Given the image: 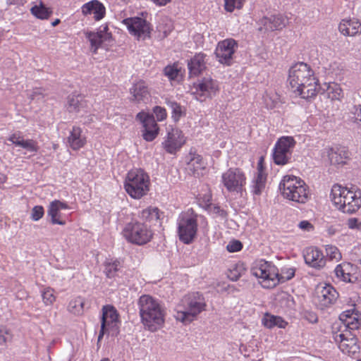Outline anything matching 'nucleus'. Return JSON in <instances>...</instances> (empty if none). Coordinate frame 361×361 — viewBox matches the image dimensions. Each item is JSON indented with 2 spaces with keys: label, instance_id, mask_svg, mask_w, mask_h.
I'll return each instance as SVG.
<instances>
[{
  "label": "nucleus",
  "instance_id": "obj_54",
  "mask_svg": "<svg viewBox=\"0 0 361 361\" xmlns=\"http://www.w3.org/2000/svg\"><path fill=\"white\" fill-rule=\"evenodd\" d=\"M342 321L345 328V330H349L351 331L352 330L357 329L360 326V322L358 319H354V322H351V321H349L348 319H344Z\"/></svg>",
  "mask_w": 361,
  "mask_h": 361
},
{
  "label": "nucleus",
  "instance_id": "obj_34",
  "mask_svg": "<svg viewBox=\"0 0 361 361\" xmlns=\"http://www.w3.org/2000/svg\"><path fill=\"white\" fill-rule=\"evenodd\" d=\"M138 216L145 222L155 223L160 218V211L157 207H149L143 209Z\"/></svg>",
  "mask_w": 361,
  "mask_h": 361
},
{
  "label": "nucleus",
  "instance_id": "obj_46",
  "mask_svg": "<svg viewBox=\"0 0 361 361\" xmlns=\"http://www.w3.org/2000/svg\"><path fill=\"white\" fill-rule=\"evenodd\" d=\"M42 297L44 303L46 305H51L56 300V296L54 294V290L51 288H46L42 291Z\"/></svg>",
  "mask_w": 361,
  "mask_h": 361
},
{
  "label": "nucleus",
  "instance_id": "obj_29",
  "mask_svg": "<svg viewBox=\"0 0 361 361\" xmlns=\"http://www.w3.org/2000/svg\"><path fill=\"white\" fill-rule=\"evenodd\" d=\"M339 31L345 36H355L361 32V23L355 19H343L339 24Z\"/></svg>",
  "mask_w": 361,
  "mask_h": 361
},
{
  "label": "nucleus",
  "instance_id": "obj_64",
  "mask_svg": "<svg viewBox=\"0 0 361 361\" xmlns=\"http://www.w3.org/2000/svg\"><path fill=\"white\" fill-rule=\"evenodd\" d=\"M156 5L163 6L169 3L171 0H152Z\"/></svg>",
  "mask_w": 361,
  "mask_h": 361
},
{
  "label": "nucleus",
  "instance_id": "obj_38",
  "mask_svg": "<svg viewBox=\"0 0 361 361\" xmlns=\"http://www.w3.org/2000/svg\"><path fill=\"white\" fill-rule=\"evenodd\" d=\"M83 100L81 95H70L68 98V109L70 112L80 111L83 107Z\"/></svg>",
  "mask_w": 361,
  "mask_h": 361
},
{
  "label": "nucleus",
  "instance_id": "obj_61",
  "mask_svg": "<svg viewBox=\"0 0 361 361\" xmlns=\"http://www.w3.org/2000/svg\"><path fill=\"white\" fill-rule=\"evenodd\" d=\"M241 274L238 271L237 269H234L233 270L230 271V273L228 274V276L231 281H237L240 277Z\"/></svg>",
  "mask_w": 361,
  "mask_h": 361
},
{
  "label": "nucleus",
  "instance_id": "obj_60",
  "mask_svg": "<svg viewBox=\"0 0 361 361\" xmlns=\"http://www.w3.org/2000/svg\"><path fill=\"white\" fill-rule=\"evenodd\" d=\"M30 97L31 99L43 98L44 95L42 94V90L41 88H35L33 90L32 92L30 94Z\"/></svg>",
  "mask_w": 361,
  "mask_h": 361
},
{
  "label": "nucleus",
  "instance_id": "obj_37",
  "mask_svg": "<svg viewBox=\"0 0 361 361\" xmlns=\"http://www.w3.org/2000/svg\"><path fill=\"white\" fill-rule=\"evenodd\" d=\"M166 104L171 110V117L174 121H178L183 114L182 106L176 101L171 99H166Z\"/></svg>",
  "mask_w": 361,
  "mask_h": 361
},
{
  "label": "nucleus",
  "instance_id": "obj_45",
  "mask_svg": "<svg viewBox=\"0 0 361 361\" xmlns=\"http://www.w3.org/2000/svg\"><path fill=\"white\" fill-rule=\"evenodd\" d=\"M13 334L9 329L5 326H0V345H5L12 341Z\"/></svg>",
  "mask_w": 361,
  "mask_h": 361
},
{
  "label": "nucleus",
  "instance_id": "obj_57",
  "mask_svg": "<svg viewBox=\"0 0 361 361\" xmlns=\"http://www.w3.org/2000/svg\"><path fill=\"white\" fill-rule=\"evenodd\" d=\"M23 139L24 138L22 136L21 133L20 132H17V133H15L13 134H11L8 137L7 140L8 141L11 142L16 146H18L19 147V144L18 143H21V140H23Z\"/></svg>",
  "mask_w": 361,
  "mask_h": 361
},
{
  "label": "nucleus",
  "instance_id": "obj_30",
  "mask_svg": "<svg viewBox=\"0 0 361 361\" xmlns=\"http://www.w3.org/2000/svg\"><path fill=\"white\" fill-rule=\"evenodd\" d=\"M353 269V265L350 263L344 262L339 264L334 269L335 276L339 281L353 283L356 279V277L351 274Z\"/></svg>",
  "mask_w": 361,
  "mask_h": 361
},
{
  "label": "nucleus",
  "instance_id": "obj_31",
  "mask_svg": "<svg viewBox=\"0 0 361 361\" xmlns=\"http://www.w3.org/2000/svg\"><path fill=\"white\" fill-rule=\"evenodd\" d=\"M187 165L188 170L191 171L193 175H199L200 171L204 169L206 166L202 156L192 150L188 154Z\"/></svg>",
  "mask_w": 361,
  "mask_h": 361
},
{
  "label": "nucleus",
  "instance_id": "obj_33",
  "mask_svg": "<svg viewBox=\"0 0 361 361\" xmlns=\"http://www.w3.org/2000/svg\"><path fill=\"white\" fill-rule=\"evenodd\" d=\"M349 189L347 188L342 187L338 184L333 185L331 192V199L337 208L343 202V200L345 197V193Z\"/></svg>",
  "mask_w": 361,
  "mask_h": 361
},
{
  "label": "nucleus",
  "instance_id": "obj_58",
  "mask_svg": "<svg viewBox=\"0 0 361 361\" xmlns=\"http://www.w3.org/2000/svg\"><path fill=\"white\" fill-rule=\"evenodd\" d=\"M200 201L202 207L207 209L212 204V195L209 193L204 194L200 197Z\"/></svg>",
  "mask_w": 361,
  "mask_h": 361
},
{
  "label": "nucleus",
  "instance_id": "obj_63",
  "mask_svg": "<svg viewBox=\"0 0 361 361\" xmlns=\"http://www.w3.org/2000/svg\"><path fill=\"white\" fill-rule=\"evenodd\" d=\"M262 162H263V159L261 157L260 159L259 160L258 163H257V173H259L260 172H261V173H266L265 171H264V169Z\"/></svg>",
  "mask_w": 361,
  "mask_h": 361
},
{
  "label": "nucleus",
  "instance_id": "obj_35",
  "mask_svg": "<svg viewBox=\"0 0 361 361\" xmlns=\"http://www.w3.org/2000/svg\"><path fill=\"white\" fill-rule=\"evenodd\" d=\"M267 181L266 173H256L251 185L252 192L255 195H260L265 188Z\"/></svg>",
  "mask_w": 361,
  "mask_h": 361
},
{
  "label": "nucleus",
  "instance_id": "obj_32",
  "mask_svg": "<svg viewBox=\"0 0 361 361\" xmlns=\"http://www.w3.org/2000/svg\"><path fill=\"white\" fill-rule=\"evenodd\" d=\"M262 323L268 329H273L274 327L284 329L288 324L281 317L275 316L269 313L264 314Z\"/></svg>",
  "mask_w": 361,
  "mask_h": 361
},
{
  "label": "nucleus",
  "instance_id": "obj_15",
  "mask_svg": "<svg viewBox=\"0 0 361 361\" xmlns=\"http://www.w3.org/2000/svg\"><path fill=\"white\" fill-rule=\"evenodd\" d=\"M238 49L237 42L228 38L218 42L215 54L218 61L222 64L230 66L232 63L235 52Z\"/></svg>",
  "mask_w": 361,
  "mask_h": 361
},
{
  "label": "nucleus",
  "instance_id": "obj_6",
  "mask_svg": "<svg viewBox=\"0 0 361 361\" xmlns=\"http://www.w3.org/2000/svg\"><path fill=\"white\" fill-rule=\"evenodd\" d=\"M251 273L259 279V283L264 288H272L279 284L278 269L270 262L263 259L255 260Z\"/></svg>",
  "mask_w": 361,
  "mask_h": 361
},
{
  "label": "nucleus",
  "instance_id": "obj_11",
  "mask_svg": "<svg viewBox=\"0 0 361 361\" xmlns=\"http://www.w3.org/2000/svg\"><path fill=\"white\" fill-rule=\"evenodd\" d=\"M219 91V82L212 78H202L194 82L192 87V94L200 102H204L207 99H212Z\"/></svg>",
  "mask_w": 361,
  "mask_h": 361
},
{
  "label": "nucleus",
  "instance_id": "obj_42",
  "mask_svg": "<svg viewBox=\"0 0 361 361\" xmlns=\"http://www.w3.org/2000/svg\"><path fill=\"white\" fill-rule=\"evenodd\" d=\"M295 274L294 267H284L281 268V272H278L279 283H284L293 279Z\"/></svg>",
  "mask_w": 361,
  "mask_h": 361
},
{
  "label": "nucleus",
  "instance_id": "obj_50",
  "mask_svg": "<svg viewBox=\"0 0 361 361\" xmlns=\"http://www.w3.org/2000/svg\"><path fill=\"white\" fill-rule=\"evenodd\" d=\"M326 69L327 70V73L331 77L338 75L341 71L340 64L336 61L329 63Z\"/></svg>",
  "mask_w": 361,
  "mask_h": 361
},
{
  "label": "nucleus",
  "instance_id": "obj_26",
  "mask_svg": "<svg viewBox=\"0 0 361 361\" xmlns=\"http://www.w3.org/2000/svg\"><path fill=\"white\" fill-rule=\"evenodd\" d=\"M86 144V137L82 135V130L78 126H73L66 138V145L73 150H78Z\"/></svg>",
  "mask_w": 361,
  "mask_h": 361
},
{
  "label": "nucleus",
  "instance_id": "obj_18",
  "mask_svg": "<svg viewBox=\"0 0 361 361\" xmlns=\"http://www.w3.org/2000/svg\"><path fill=\"white\" fill-rule=\"evenodd\" d=\"M185 142V138L183 132L178 128H171L168 131L161 145L167 153L174 154L180 150Z\"/></svg>",
  "mask_w": 361,
  "mask_h": 361
},
{
  "label": "nucleus",
  "instance_id": "obj_36",
  "mask_svg": "<svg viewBox=\"0 0 361 361\" xmlns=\"http://www.w3.org/2000/svg\"><path fill=\"white\" fill-rule=\"evenodd\" d=\"M31 13L37 18L40 20H47L52 14V10L50 8H47L45 5L40 1L39 5H35L30 9Z\"/></svg>",
  "mask_w": 361,
  "mask_h": 361
},
{
  "label": "nucleus",
  "instance_id": "obj_19",
  "mask_svg": "<svg viewBox=\"0 0 361 361\" xmlns=\"http://www.w3.org/2000/svg\"><path fill=\"white\" fill-rule=\"evenodd\" d=\"M350 153L343 146L326 147L322 150V157L331 164H344L349 158Z\"/></svg>",
  "mask_w": 361,
  "mask_h": 361
},
{
  "label": "nucleus",
  "instance_id": "obj_21",
  "mask_svg": "<svg viewBox=\"0 0 361 361\" xmlns=\"http://www.w3.org/2000/svg\"><path fill=\"white\" fill-rule=\"evenodd\" d=\"M343 202L338 206V209L344 213H354L361 207V190H353V188L346 191Z\"/></svg>",
  "mask_w": 361,
  "mask_h": 361
},
{
  "label": "nucleus",
  "instance_id": "obj_39",
  "mask_svg": "<svg viewBox=\"0 0 361 361\" xmlns=\"http://www.w3.org/2000/svg\"><path fill=\"white\" fill-rule=\"evenodd\" d=\"M85 299L77 297L71 300L68 304V310L75 314H81L84 310Z\"/></svg>",
  "mask_w": 361,
  "mask_h": 361
},
{
  "label": "nucleus",
  "instance_id": "obj_44",
  "mask_svg": "<svg viewBox=\"0 0 361 361\" xmlns=\"http://www.w3.org/2000/svg\"><path fill=\"white\" fill-rule=\"evenodd\" d=\"M245 0H224V9L227 12H233L235 9H240Z\"/></svg>",
  "mask_w": 361,
  "mask_h": 361
},
{
  "label": "nucleus",
  "instance_id": "obj_49",
  "mask_svg": "<svg viewBox=\"0 0 361 361\" xmlns=\"http://www.w3.org/2000/svg\"><path fill=\"white\" fill-rule=\"evenodd\" d=\"M164 74L169 78V80H175L178 75V69L177 65L167 66L164 68Z\"/></svg>",
  "mask_w": 361,
  "mask_h": 361
},
{
  "label": "nucleus",
  "instance_id": "obj_47",
  "mask_svg": "<svg viewBox=\"0 0 361 361\" xmlns=\"http://www.w3.org/2000/svg\"><path fill=\"white\" fill-rule=\"evenodd\" d=\"M44 214V207L41 205H37L32 209L30 219L34 221H37L43 217Z\"/></svg>",
  "mask_w": 361,
  "mask_h": 361
},
{
  "label": "nucleus",
  "instance_id": "obj_48",
  "mask_svg": "<svg viewBox=\"0 0 361 361\" xmlns=\"http://www.w3.org/2000/svg\"><path fill=\"white\" fill-rule=\"evenodd\" d=\"M326 252L328 257L330 259H336L338 260L341 257V255L338 250V249L334 245H326Z\"/></svg>",
  "mask_w": 361,
  "mask_h": 361
},
{
  "label": "nucleus",
  "instance_id": "obj_51",
  "mask_svg": "<svg viewBox=\"0 0 361 361\" xmlns=\"http://www.w3.org/2000/svg\"><path fill=\"white\" fill-rule=\"evenodd\" d=\"M243 248L242 243L238 240H231L226 245V250L229 252H235L241 250Z\"/></svg>",
  "mask_w": 361,
  "mask_h": 361
},
{
  "label": "nucleus",
  "instance_id": "obj_59",
  "mask_svg": "<svg viewBox=\"0 0 361 361\" xmlns=\"http://www.w3.org/2000/svg\"><path fill=\"white\" fill-rule=\"evenodd\" d=\"M347 225L350 229H360L361 223L356 218H350L348 220Z\"/></svg>",
  "mask_w": 361,
  "mask_h": 361
},
{
  "label": "nucleus",
  "instance_id": "obj_24",
  "mask_svg": "<svg viewBox=\"0 0 361 361\" xmlns=\"http://www.w3.org/2000/svg\"><path fill=\"white\" fill-rule=\"evenodd\" d=\"M68 209L69 206L65 202H61L58 200H54L51 202L47 209V215L51 217V223L52 224H59L61 226L65 225L66 221L61 219V210Z\"/></svg>",
  "mask_w": 361,
  "mask_h": 361
},
{
  "label": "nucleus",
  "instance_id": "obj_9",
  "mask_svg": "<svg viewBox=\"0 0 361 361\" xmlns=\"http://www.w3.org/2000/svg\"><path fill=\"white\" fill-rule=\"evenodd\" d=\"M119 332L118 314L116 308L112 305H104L102 307L101 317V329L97 341L100 342L104 334L116 336Z\"/></svg>",
  "mask_w": 361,
  "mask_h": 361
},
{
  "label": "nucleus",
  "instance_id": "obj_5",
  "mask_svg": "<svg viewBox=\"0 0 361 361\" xmlns=\"http://www.w3.org/2000/svg\"><path fill=\"white\" fill-rule=\"evenodd\" d=\"M279 189L284 198L289 200L305 203L308 200L307 186L300 178L287 175L280 182Z\"/></svg>",
  "mask_w": 361,
  "mask_h": 361
},
{
  "label": "nucleus",
  "instance_id": "obj_56",
  "mask_svg": "<svg viewBox=\"0 0 361 361\" xmlns=\"http://www.w3.org/2000/svg\"><path fill=\"white\" fill-rule=\"evenodd\" d=\"M352 114L353 116L351 118L353 122L361 126V105L355 106Z\"/></svg>",
  "mask_w": 361,
  "mask_h": 361
},
{
  "label": "nucleus",
  "instance_id": "obj_14",
  "mask_svg": "<svg viewBox=\"0 0 361 361\" xmlns=\"http://www.w3.org/2000/svg\"><path fill=\"white\" fill-rule=\"evenodd\" d=\"M123 23L127 27L129 32L137 39L145 40L150 37L151 27L149 23L140 17L126 18Z\"/></svg>",
  "mask_w": 361,
  "mask_h": 361
},
{
  "label": "nucleus",
  "instance_id": "obj_20",
  "mask_svg": "<svg viewBox=\"0 0 361 361\" xmlns=\"http://www.w3.org/2000/svg\"><path fill=\"white\" fill-rule=\"evenodd\" d=\"M288 20L281 14L264 16L257 22L258 30L261 32H273L286 27Z\"/></svg>",
  "mask_w": 361,
  "mask_h": 361
},
{
  "label": "nucleus",
  "instance_id": "obj_53",
  "mask_svg": "<svg viewBox=\"0 0 361 361\" xmlns=\"http://www.w3.org/2000/svg\"><path fill=\"white\" fill-rule=\"evenodd\" d=\"M298 227L303 232H312L314 230V225L307 220H302L298 224Z\"/></svg>",
  "mask_w": 361,
  "mask_h": 361
},
{
  "label": "nucleus",
  "instance_id": "obj_8",
  "mask_svg": "<svg viewBox=\"0 0 361 361\" xmlns=\"http://www.w3.org/2000/svg\"><path fill=\"white\" fill-rule=\"evenodd\" d=\"M122 233L128 242L137 245H144L150 242L154 235L146 224L134 219L125 225Z\"/></svg>",
  "mask_w": 361,
  "mask_h": 361
},
{
  "label": "nucleus",
  "instance_id": "obj_62",
  "mask_svg": "<svg viewBox=\"0 0 361 361\" xmlns=\"http://www.w3.org/2000/svg\"><path fill=\"white\" fill-rule=\"evenodd\" d=\"M354 319H357V318L349 315L347 312H343L340 315L341 320L348 319L349 321H351V322H354Z\"/></svg>",
  "mask_w": 361,
  "mask_h": 361
},
{
  "label": "nucleus",
  "instance_id": "obj_41",
  "mask_svg": "<svg viewBox=\"0 0 361 361\" xmlns=\"http://www.w3.org/2000/svg\"><path fill=\"white\" fill-rule=\"evenodd\" d=\"M121 263L118 260L107 262L104 264V273L108 278H114L120 270Z\"/></svg>",
  "mask_w": 361,
  "mask_h": 361
},
{
  "label": "nucleus",
  "instance_id": "obj_17",
  "mask_svg": "<svg viewBox=\"0 0 361 361\" xmlns=\"http://www.w3.org/2000/svg\"><path fill=\"white\" fill-rule=\"evenodd\" d=\"M108 30V25L104 24L102 25L96 32H86V38L90 43L91 49L93 53L96 54L99 48H104L111 40V33L109 32Z\"/></svg>",
  "mask_w": 361,
  "mask_h": 361
},
{
  "label": "nucleus",
  "instance_id": "obj_12",
  "mask_svg": "<svg viewBox=\"0 0 361 361\" xmlns=\"http://www.w3.org/2000/svg\"><path fill=\"white\" fill-rule=\"evenodd\" d=\"M334 341L338 345L339 349L349 356H357L360 353L357 338L352 331L343 330L333 334Z\"/></svg>",
  "mask_w": 361,
  "mask_h": 361
},
{
  "label": "nucleus",
  "instance_id": "obj_55",
  "mask_svg": "<svg viewBox=\"0 0 361 361\" xmlns=\"http://www.w3.org/2000/svg\"><path fill=\"white\" fill-rule=\"evenodd\" d=\"M206 209L210 214H216V215H219L221 216H223L225 215V212L224 209H222L219 205H216L212 203Z\"/></svg>",
  "mask_w": 361,
  "mask_h": 361
},
{
  "label": "nucleus",
  "instance_id": "obj_1",
  "mask_svg": "<svg viewBox=\"0 0 361 361\" xmlns=\"http://www.w3.org/2000/svg\"><path fill=\"white\" fill-rule=\"evenodd\" d=\"M288 81L292 91L306 100L314 99L319 92V79L305 63H298L290 67Z\"/></svg>",
  "mask_w": 361,
  "mask_h": 361
},
{
  "label": "nucleus",
  "instance_id": "obj_40",
  "mask_svg": "<svg viewBox=\"0 0 361 361\" xmlns=\"http://www.w3.org/2000/svg\"><path fill=\"white\" fill-rule=\"evenodd\" d=\"M327 95L331 100H341L343 97V92L339 85L329 84L327 87Z\"/></svg>",
  "mask_w": 361,
  "mask_h": 361
},
{
  "label": "nucleus",
  "instance_id": "obj_2",
  "mask_svg": "<svg viewBox=\"0 0 361 361\" xmlns=\"http://www.w3.org/2000/svg\"><path fill=\"white\" fill-rule=\"evenodd\" d=\"M137 304L141 322L146 329L155 332L163 326L166 311L158 299L150 295H142Z\"/></svg>",
  "mask_w": 361,
  "mask_h": 361
},
{
  "label": "nucleus",
  "instance_id": "obj_16",
  "mask_svg": "<svg viewBox=\"0 0 361 361\" xmlns=\"http://www.w3.org/2000/svg\"><path fill=\"white\" fill-rule=\"evenodd\" d=\"M136 120L142 125V137L147 142L153 141L159 135V128L153 114L140 111L136 115Z\"/></svg>",
  "mask_w": 361,
  "mask_h": 361
},
{
  "label": "nucleus",
  "instance_id": "obj_23",
  "mask_svg": "<svg viewBox=\"0 0 361 361\" xmlns=\"http://www.w3.org/2000/svg\"><path fill=\"white\" fill-rule=\"evenodd\" d=\"M305 263L314 269H319L326 264V257L322 251L316 247L307 248L304 254Z\"/></svg>",
  "mask_w": 361,
  "mask_h": 361
},
{
  "label": "nucleus",
  "instance_id": "obj_13",
  "mask_svg": "<svg viewBox=\"0 0 361 361\" xmlns=\"http://www.w3.org/2000/svg\"><path fill=\"white\" fill-rule=\"evenodd\" d=\"M221 182L230 192H241L246 184L245 173L238 168H230L221 175Z\"/></svg>",
  "mask_w": 361,
  "mask_h": 361
},
{
  "label": "nucleus",
  "instance_id": "obj_22",
  "mask_svg": "<svg viewBox=\"0 0 361 361\" xmlns=\"http://www.w3.org/2000/svg\"><path fill=\"white\" fill-rule=\"evenodd\" d=\"M130 102L136 104H147L150 97L148 87L144 80L134 82L129 90Z\"/></svg>",
  "mask_w": 361,
  "mask_h": 361
},
{
  "label": "nucleus",
  "instance_id": "obj_7",
  "mask_svg": "<svg viewBox=\"0 0 361 361\" xmlns=\"http://www.w3.org/2000/svg\"><path fill=\"white\" fill-rule=\"evenodd\" d=\"M176 224L179 240L184 244L191 243L197 236V214L188 209L179 214Z\"/></svg>",
  "mask_w": 361,
  "mask_h": 361
},
{
  "label": "nucleus",
  "instance_id": "obj_10",
  "mask_svg": "<svg viewBox=\"0 0 361 361\" xmlns=\"http://www.w3.org/2000/svg\"><path fill=\"white\" fill-rule=\"evenodd\" d=\"M295 141L293 137L283 136L278 140L273 149V160L277 165H286L290 162Z\"/></svg>",
  "mask_w": 361,
  "mask_h": 361
},
{
  "label": "nucleus",
  "instance_id": "obj_25",
  "mask_svg": "<svg viewBox=\"0 0 361 361\" xmlns=\"http://www.w3.org/2000/svg\"><path fill=\"white\" fill-rule=\"evenodd\" d=\"M81 11L84 16L93 13L94 19L96 21H99L104 18L106 14V8L99 1L92 0L82 6Z\"/></svg>",
  "mask_w": 361,
  "mask_h": 361
},
{
  "label": "nucleus",
  "instance_id": "obj_43",
  "mask_svg": "<svg viewBox=\"0 0 361 361\" xmlns=\"http://www.w3.org/2000/svg\"><path fill=\"white\" fill-rule=\"evenodd\" d=\"M19 147L25 149L27 151L32 153H36L39 150V146L37 142L32 139H23L21 140V143H18Z\"/></svg>",
  "mask_w": 361,
  "mask_h": 361
},
{
  "label": "nucleus",
  "instance_id": "obj_3",
  "mask_svg": "<svg viewBox=\"0 0 361 361\" xmlns=\"http://www.w3.org/2000/svg\"><path fill=\"white\" fill-rule=\"evenodd\" d=\"M205 306L204 298L198 293L187 295L177 305L175 317L183 323H190L204 310Z\"/></svg>",
  "mask_w": 361,
  "mask_h": 361
},
{
  "label": "nucleus",
  "instance_id": "obj_52",
  "mask_svg": "<svg viewBox=\"0 0 361 361\" xmlns=\"http://www.w3.org/2000/svg\"><path fill=\"white\" fill-rule=\"evenodd\" d=\"M153 113L155 114L158 121H162L167 117L166 109L159 106H156L153 108Z\"/></svg>",
  "mask_w": 361,
  "mask_h": 361
},
{
  "label": "nucleus",
  "instance_id": "obj_27",
  "mask_svg": "<svg viewBox=\"0 0 361 361\" xmlns=\"http://www.w3.org/2000/svg\"><path fill=\"white\" fill-rule=\"evenodd\" d=\"M317 295L320 302L324 306L333 304L338 297V293L330 284H325L319 288Z\"/></svg>",
  "mask_w": 361,
  "mask_h": 361
},
{
  "label": "nucleus",
  "instance_id": "obj_4",
  "mask_svg": "<svg viewBox=\"0 0 361 361\" xmlns=\"http://www.w3.org/2000/svg\"><path fill=\"white\" fill-rule=\"evenodd\" d=\"M150 179L142 169H132L126 175L124 188L129 196L139 200L146 195L149 190Z\"/></svg>",
  "mask_w": 361,
  "mask_h": 361
},
{
  "label": "nucleus",
  "instance_id": "obj_28",
  "mask_svg": "<svg viewBox=\"0 0 361 361\" xmlns=\"http://www.w3.org/2000/svg\"><path fill=\"white\" fill-rule=\"evenodd\" d=\"M207 55L203 53L196 54L188 63L190 77L197 76L206 68Z\"/></svg>",
  "mask_w": 361,
  "mask_h": 361
}]
</instances>
